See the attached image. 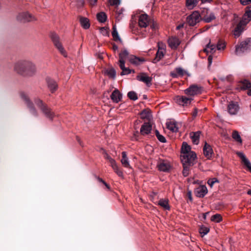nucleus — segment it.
<instances>
[{
    "label": "nucleus",
    "instance_id": "nucleus-38",
    "mask_svg": "<svg viewBox=\"0 0 251 251\" xmlns=\"http://www.w3.org/2000/svg\"><path fill=\"white\" fill-rule=\"evenodd\" d=\"M98 21L100 23H104L107 19V16L104 12H101L97 14Z\"/></svg>",
    "mask_w": 251,
    "mask_h": 251
},
{
    "label": "nucleus",
    "instance_id": "nucleus-6",
    "mask_svg": "<svg viewBox=\"0 0 251 251\" xmlns=\"http://www.w3.org/2000/svg\"><path fill=\"white\" fill-rule=\"evenodd\" d=\"M202 87L200 85L193 84L190 86L187 89L184 90V93L190 98H193L201 93Z\"/></svg>",
    "mask_w": 251,
    "mask_h": 251
},
{
    "label": "nucleus",
    "instance_id": "nucleus-40",
    "mask_svg": "<svg viewBox=\"0 0 251 251\" xmlns=\"http://www.w3.org/2000/svg\"><path fill=\"white\" fill-rule=\"evenodd\" d=\"M112 35L113 39L115 41H119L120 42H122V40L119 36V34H118V31L116 29V27L115 25L113 26V31L112 32Z\"/></svg>",
    "mask_w": 251,
    "mask_h": 251
},
{
    "label": "nucleus",
    "instance_id": "nucleus-37",
    "mask_svg": "<svg viewBox=\"0 0 251 251\" xmlns=\"http://www.w3.org/2000/svg\"><path fill=\"white\" fill-rule=\"evenodd\" d=\"M167 127L168 129L173 132H177L178 131V127L176 126V123L173 122H170L167 123Z\"/></svg>",
    "mask_w": 251,
    "mask_h": 251
},
{
    "label": "nucleus",
    "instance_id": "nucleus-8",
    "mask_svg": "<svg viewBox=\"0 0 251 251\" xmlns=\"http://www.w3.org/2000/svg\"><path fill=\"white\" fill-rule=\"evenodd\" d=\"M21 98L25 101L27 106L30 110V112L34 116L38 115L37 112L33 106V103L30 101L26 93L24 92H21L20 93Z\"/></svg>",
    "mask_w": 251,
    "mask_h": 251
},
{
    "label": "nucleus",
    "instance_id": "nucleus-57",
    "mask_svg": "<svg viewBox=\"0 0 251 251\" xmlns=\"http://www.w3.org/2000/svg\"><path fill=\"white\" fill-rule=\"evenodd\" d=\"M197 114H198V110L197 108H195L194 109V112H193V116L194 117H196L197 115Z\"/></svg>",
    "mask_w": 251,
    "mask_h": 251
},
{
    "label": "nucleus",
    "instance_id": "nucleus-2",
    "mask_svg": "<svg viewBox=\"0 0 251 251\" xmlns=\"http://www.w3.org/2000/svg\"><path fill=\"white\" fill-rule=\"evenodd\" d=\"M35 103L47 118L50 120L53 119L54 116V113L46 104L43 103L42 100L40 99H37L35 100Z\"/></svg>",
    "mask_w": 251,
    "mask_h": 251
},
{
    "label": "nucleus",
    "instance_id": "nucleus-33",
    "mask_svg": "<svg viewBox=\"0 0 251 251\" xmlns=\"http://www.w3.org/2000/svg\"><path fill=\"white\" fill-rule=\"evenodd\" d=\"M141 118L142 119H146L150 121L151 117V112L149 109H144L140 113Z\"/></svg>",
    "mask_w": 251,
    "mask_h": 251
},
{
    "label": "nucleus",
    "instance_id": "nucleus-25",
    "mask_svg": "<svg viewBox=\"0 0 251 251\" xmlns=\"http://www.w3.org/2000/svg\"><path fill=\"white\" fill-rule=\"evenodd\" d=\"M204 155L208 159H210L212 157L213 153V150L211 147L205 143V145L203 149Z\"/></svg>",
    "mask_w": 251,
    "mask_h": 251
},
{
    "label": "nucleus",
    "instance_id": "nucleus-59",
    "mask_svg": "<svg viewBox=\"0 0 251 251\" xmlns=\"http://www.w3.org/2000/svg\"><path fill=\"white\" fill-rule=\"evenodd\" d=\"M151 27L152 28V29H155L156 27V25L154 24V23H153L151 25Z\"/></svg>",
    "mask_w": 251,
    "mask_h": 251
},
{
    "label": "nucleus",
    "instance_id": "nucleus-45",
    "mask_svg": "<svg viewBox=\"0 0 251 251\" xmlns=\"http://www.w3.org/2000/svg\"><path fill=\"white\" fill-rule=\"evenodd\" d=\"M103 154L104 158L109 161V163L111 164V166H112V165L116 163L115 160L112 158H111L105 151H104Z\"/></svg>",
    "mask_w": 251,
    "mask_h": 251
},
{
    "label": "nucleus",
    "instance_id": "nucleus-20",
    "mask_svg": "<svg viewBox=\"0 0 251 251\" xmlns=\"http://www.w3.org/2000/svg\"><path fill=\"white\" fill-rule=\"evenodd\" d=\"M137 79L146 83L148 86L151 84L152 78L148 76L145 73H141L137 76Z\"/></svg>",
    "mask_w": 251,
    "mask_h": 251
},
{
    "label": "nucleus",
    "instance_id": "nucleus-21",
    "mask_svg": "<svg viewBox=\"0 0 251 251\" xmlns=\"http://www.w3.org/2000/svg\"><path fill=\"white\" fill-rule=\"evenodd\" d=\"M169 47L172 49H176L179 45L180 41L176 37H172L168 39V41Z\"/></svg>",
    "mask_w": 251,
    "mask_h": 251
},
{
    "label": "nucleus",
    "instance_id": "nucleus-62",
    "mask_svg": "<svg viewBox=\"0 0 251 251\" xmlns=\"http://www.w3.org/2000/svg\"><path fill=\"white\" fill-rule=\"evenodd\" d=\"M98 179L100 182H102L103 184L105 182V181L100 177H98Z\"/></svg>",
    "mask_w": 251,
    "mask_h": 251
},
{
    "label": "nucleus",
    "instance_id": "nucleus-3",
    "mask_svg": "<svg viewBox=\"0 0 251 251\" xmlns=\"http://www.w3.org/2000/svg\"><path fill=\"white\" fill-rule=\"evenodd\" d=\"M50 37L54 46L58 50L60 53L64 57H67V52L62 46L59 36L55 33H51Z\"/></svg>",
    "mask_w": 251,
    "mask_h": 251
},
{
    "label": "nucleus",
    "instance_id": "nucleus-51",
    "mask_svg": "<svg viewBox=\"0 0 251 251\" xmlns=\"http://www.w3.org/2000/svg\"><path fill=\"white\" fill-rule=\"evenodd\" d=\"M109 28L107 27H102L100 28V33L103 35L105 36H108L109 35Z\"/></svg>",
    "mask_w": 251,
    "mask_h": 251
},
{
    "label": "nucleus",
    "instance_id": "nucleus-24",
    "mask_svg": "<svg viewBox=\"0 0 251 251\" xmlns=\"http://www.w3.org/2000/svg\"><path fill=\"white\" fill-rule=\"evenodd\" d=\"M162 44V47H160V44H158L159 49L156 53V57L154 59V62H157L159 61L163 56L165 51L164 45Z\"/></svg>",
    "mask_w": 251,
    "mask_h": 251
},
{
    "label": "nucleus",
    "instance_id": "nucleus-18",
    "mask_svg": "<svg viewBox=\"0 0 251 251\" xmlns=\"http://www.w3.org/2000/svg\"><path fill=\"white\" fill-rule=\"evenodd\" d=\"M236 154L242 160V162L248 168V170L251 172V163L245 154L242 152H237Z\"/></svg>",
    "mask_w": 251,
    "mask_h": 251
},
{
    "label": "nucleus",
    "instance_id": "nucleus-54",
    "mask_svg": "<svg viewBox=\"0 0 251 251\" xmlns=\"http://www.w3.org/2000/svg\"><path fill=\"white\" fill-rule=\"evenodd\" d=\"M226 47L225 43L219 42L217 45V49L218 50H224Z\"/></svg>",
    "mask_w": 251,
    "mask_h": 251
},
{
    "label": "nucleus",
    "instance_id": "nucleus-61",
    "mask_svg": "<svg viewBox=\"0 0 251 251\" xmlns=\"http://www.w3.org/2000/svg\"><path fill=\"white\" fill-rule=\"evenodd\" d=\"M183 27V24L179 25L176 27L177 29H179L180 28Z\"/></svg>",
    "mask_w": 251,
    "mask_h": 251
},
{
    "label": "nucleus",
    "instance_id": "nucleus-10",
    "mask_svg": "<svg viewBox=\"0 0 251 251\" xmlns=\"http://www.w3.org/2000/svg\"><path fill=\"white\" fill-rule=\"evenodd\" d=\"M248 23H249V20H246V19H242L233 30V35L235 37L240 36Z\"/></svg>",
    "mask_w": 251,
    "mask_h": 251
},
{
    "label": "nucleus",
    "instance_id": "nucleus-15",
    "mask_svg": "<svg viewBox=\"0 0 251 251\" xmlns=\"http://www.w3.org/2000/svg\"><path fill=\"white\" fill-rule=\"evenodd\" d=\"M201 18L202 20L205 21L206 23H210L213 20L215 19V16L213 13L208 12L207 9H204L201 11Z\"/></svg>",
    "mask_w": 251,
    "mask_h": 251
},
{
    "label": "nucleus",
    "instance_id": "nucleus-44",
    "mask_svg": "<svg viewBox=\"0 0 251 251\" xmlns=\"http://www.w3.org/2000/svg\"><path fill=\"white\" fill-rule=\"evenodd\" d=\"M211 220L214 222L219 223L222 220V217L220 214H216L211 216Z\"/></svg>",
    "mask_w": 251,
    "mask_h": 251
},
{
    "label": "nucleus",
    "instance_id": "nucleus-55",
    "mask_svg": "<svg viewBox=\"0 0 251 251\" xmlns=\"http://www.w3.org/2000/svg\"><path fill=\"white\" fill-rule=\"evenodd\" d=\"M243 5H247L251 3V0H240Z\"/></svg>",
    "mask_w": 251,
    "mask_h": 251
},
{
    "label": "nucleus",
    "instance_id": "nucleus-50",
    "mask_svg": "<svg viewBox=\"0 0 251 251\" xmlns=\"http://www.w3.org/2000/svg\"><path fill=\"white\" fill-rule=\"evenodd\" d=\"M183 170L182 171L183 175L184 176H187L189 175V167L190 166L183 164Z\"/></svg>",
    "mask_w": 251,
    "mask_h": 251
},
{
    "label": "nucleus",
    "instance_id": "nucleus-22",
    "mask_svg": "<svg viewBox=\"0 0 251 251\" xmlns=\"http://www.w3.org/2000/svg\"><path fill=\"white\" fill-rule=\"evenodd\" d=\"M187 73L182 68H176L175 70L171 73V75L173 77H177L178 76H182Z\"/></svg>",
    "mask_w": 251,
    "mask_h": 251
},
{
    "label": "nucleus",
    "instance_id": "nucleus-58",
    "mask_svg": "<svg viewBox=\"0 0 251 251\" xmlns=\"http://www.w3.org/2000/svg\"><path fill=\"white\" fill-rule=\"evenodd\" d=\"M118 49V47L117 45H116L115 44H113V50L115 51L116 50H117Z\"/></svg>",
    "mask_w": 251,
    "mask_h": 251
},
{
    "label": "nucleus",
    "instance_id": "nucleus-60",
    "mask_svg": "<svg viewBox=\"0 0 251 251\" xmlns=\"http://www.w3.org/2000/svg\"><path fill=\"white\" fill-rule=\"evenodd\" d=\"M103 184L106 186V187L108 189V190H110V186L107 184L105 182L103 183Z\"/></svg>",
    "mask_w": 251,
    "mask_h": 251
},
{
    "label": "nucleus",
    "instance_id": "nucleus-64",
    "mask_svg": "<svg viewBox=\"0 0 251 251\" xmlns=\"http://www.w3.org/2000/svg\"><path fill=\"white\" fill-rule=\"evenodd\" d=\"M248 94L249 95V96H251V88L249 90L248 92Z\"/></svg>",
    "mask_w": 251,
    "mask_h": 251
},
{
    "label": "nucleus",
    "instance_id": "nucleus-32",
    "mask_svg": "<svg viewBox=\"0 0 251 251\" xmlns=\"http://www.w3.org/2000/svg\"><path fill=\"white\" fill-rule=\"evenodd\" d=\"M79 21L81 26L83 28L87 29L89 28L90 25L88 19L85 17H80Z\"/></svg>",
    "mask_w": 251,
    "mask_h": 251
},
{
    "label": "nucleus",
    "instance_id": "nucleus-35",
    "mask_svg": "<svg viewBox=\"0 0 251 251\" xmlns=\"http://www.w3.org/2000/svg\"><path fill=\"white\" fill-rule=\"evenodd\" d=\"M197 0H186V6L187 8L191 10L193 9L198 4Z\"/></svg>",
    "mask_w": 251,
    "mask_h": 251
},
{
    "label": "nucleus",
    "instance_id": "nucleus-30",
    "mask_svg": "<svg viewBox=\"0 0 251 251\" xmlns=\"http://www.w3.org/2000/svg\"><path fill=\"white\" fill-rule=\"evenodd\" d=\"M200 134V131L191 132L190 133V136L193 144L195 145H198L199 144Z\"/></svg>",
    "mask_w": 251,
    "mask_h": 251
},
{
    "label": "nucleus",
    "instance_id": "nucleus-49",
    "mask_svg": "<svg viewBox=\"0 0 251 251\" xmlns=\"http://www.w3.org/2000/svg\"><path fill=\"white\" fill-rule=\"evenodd\" d=\"M128 97L131 100H135L138 99L137 94L134 91H130L127 94Z\"/></svg>",
    "mask_w": 251,
    "mask_h": 251
},
{
    "label": "nucleus",
    "instance_id": "nucleus-47",
    "mask_svg": "<svg viewBox=\"0 0 251 251\" xmlns=\"http://www.w3.org/2000/svg\"><path fill=\"white\" fill-rule=\"evenodd\" d=\"M105 73L109 77L112 78H115L116 76V72L114 69H110L106 70Z\"/></svg>",
    "mask_w": 251,
    "mask_h": 251
},
{
    "label": "nucleus",
    "instance_id": "nucleus-29",
    "mask_svg": "<svg viewBox=\"0 0 251 251\" xmlns=\"http://www.w3.org/2000/svg\"><path fill=\"white\" fill-rule=\"evenodd\" d=\"M47 82L49 88L52 92H53L57 89V84L54 80L49 78L47 79Z\"/></svg>",
    "mask_w": 251,
    "mask_h": 251
},
{
    "label": "nucleus",
    "instance_id": "nucleus-12",
    "mask_svg": "<svg viewBox=\"0 0 251 251\" xmlns=\"http://www.w3.org/2000/svg\"><path fill=\"white\" fill-rule=\"evenodd\" d=\"M18 21L21 22H27L35 20V18L27 12H23L19 13L17 17Z\"/></svg>",
    "mask_w": 251,
    "mask_h": 251
},
{
    "label": "nucleus",
    "instance_id": "nucleus-9",
    "mask_svg": "<svg viewBox=\"0 0 251 251\" xmlns=\"http://www.w3.org/2000/svg\"><path fill=\"white\" fill-rule=\"evenodd\" d=\"M23 76H31L36 72L35 65L31 61L26 60Z\"/></svg>",
    "mask_w": 251,
    "mask_h": 251
},
{
    "label": "nucleus",
    "instance_id": "nucleus-5",
    "mask_svg": "<svg viewBox=\"0 0 251 251\" xmlns=\"http://www.w3.org/2000/svg\"><path fill=\"white\" fill-rule=\"evenodd\" d=\"M201 20H202L201 13L200 14L199 11H195L187 17L186 22L190 26H194Z\"/></svg>",
    "mask_w": 251,
    "mask_h": 251
},
{
    "label": "nucleus",
    "instance_id": "nucleus-19",
    "mask_svg": "<svg viewBox=\"0 0 251 251\" xmlns=\"http://www.w3.org/2000/svg\"><path fill=\"white\" fill-rule=\"evenodd\" d=\"M239 109V107L237 103L233 101L230 102L227 107L228 112L231 115L236 114Z\"/></svg>",
    "mask_w": 251,
    "mask_h": 251
},
{
    "label": "nucleus",
    "instance_id": "nucleus-43",
    "mask_svg": "<svg viewBox=\"0 0 251 251\" xmlns=\"http://www.w3.org/2000/svg\"><path fill=\"white\" fill-rule=\"evenodd\" d=\"M111 167L113 168L115 172L117 174V175L120 177H123V172L119 169V167H118L116 163L114 164L113 165L111 166Z\"/></svg>",
    "mask_w": 251,
    "mask_h": 251
},
{
    "label": "nucleus",
    "instance_id": "nucleus-27",
    "mask_svg": "<svg viewBox=\"0 0 251 251\" xmlns=\"http://www.w3.org/2000/svg\"><path fill=\"white\" fill-rule=\"evenodd\" d=\"M110 97L114 102L117 103L121 100L122 96L118 89H115L111 94Z\"/></svg>",
    "mask_w": 251,
    "mask_h": 251
},
{
    "label": "nucleus",
    "instance_id": "nucleus-41",
    "mask_svg": "<svg viewBox=\"0 0 251 251\" xmlns=\"http://www.w3.org/2000/svg\"><path fill=\"white\" fill-rule=\"evenodd\" d=\"M216 46L215 45H211L210 43H209L207 45L206 48L204 49V51L210 52V53H214L216 50Z\"/></svg>",
    "mask_w": 251,
    "mask_h": 251
},
{
    "label": "nucleus",
    "instance_id": "nucleus-46",
    "mask_svg": "<svg viewBox=\"0 0 251 251\" xmlns=\"http://www.w3.org/2000/svg\"><path fill=\"white\" fill-rule=\"evenodd\" d=\"M209 231V228L207 227L202 226L201 227H200L199 229V232L200 234L202 235V236H203L204 235L207 234Z\"/></svg>",
    "mask_w": 251,
    "mask_h": 251
},
{
    "label": "nucleus",
    "instance_id": "nucleus-23",
    "mask_svg": "<svg viewBox=\"0 0 251 251\" xmlns=\"http://www.w3.org/2000/svg\"><path fill=\"white\" fill-rule=\"evenodd\" d=\"M196 196L199 198L203 197L207 193V189L206 186H201L196 189L195 191Z\"/></svg>",
    "mask_w": 251,
    "mask_h": 251
},
{
    "label": "nucleus",
    "instance_id": "nucleus-53",
    "mask_svg": "<svg viewBox=\"0 0 251 251\" xmlns=\"http://www.w3.org/2000/svg\"><path fill=\"white\" fill-rule=\"evenodd\" d=\"M108 1L111 5L118 6L120 4V0H109Z\"/></svg>",
    "mask_w": 251,
    "mask_h": 251
},
{
    "label": "nucleus",
    "instance_id": "nucleus-39",
    "mask_svg": "<svg viewBox=\"0 0 251 251\" xmlns=\"http://www.w3.org/2000/svg\"><path fill=\"white\" fill-rule=\"evenodd\" d=\"M232 138L236 142L241 144L242 140L239 132L236 130H234L232 133Z\"/></svg>",
    "mask_w": 251,
    "mask_h": 251
},
{
    "label": "nucleus",
    "instance_id": "nucleus-16",
    "mask_svg": "<svg viewBox=\"0 0 251 251\" xmlns=\"http://www.w3.org/2000/svg\"><path fill=\"white\" fill-rule=\"evenodd\" d=\"M126 59H128L131 64L136 66L139 65L145 61V59L143 58L138 57L133 55H129L128 52Z\"/></svg>",
    "mask_w": 251,
    "mask_h": 251
},
{
    "label": "nucleus",
    "instance_id": "nucleus-4",
    "mask_svg": "<svg viewBox=\"0 0 251 251\" xmlns=\"http://www.w3.org/2000/svg\"><path fill=\"white\" fill-rule=\"evenodd\" d=\"M251 49V38H248L235 46V53L239 55Z\"/></svg>",
    "mask_w": 251,
    "mask_h": 251
},
{
    "label": "nucleus",
    "instance_id": "nucleus-63",
    "mask_svg": "<svg viewBox=\"0 0 251 251\" xmlns=\"http://www.w3.org/2000/svg\"><path fill=\"white\" fill-rule=\"evenodd\" d=\"M208 60L209 64H210L212 63V57L210 56H209L208 57Z\"/></svg>",
    "mask_w": 251,
    "mask_h": 251
},
{
    "label": "nucleus",
    "instance_id": "nucleus-11",
    "mask_svg": "<svg viewBox=\"0 0 251 251\" xmlns=\"http://www.w3.org/2000/svg\"><path fill=\"white\" fill-rule=\"evenodd\" d=\"M26 60H19L14 63L13 66L14 71L17 74L22 75H24V70H25V65Z\"/></svg>",
    "mask_w": 251,
    "mask_h": 251
},
{
    "label": "nucleus",
    "instance_id": "nucleus-36",
    "mask_svg": "<svg viewBox=\"0 0 251 251\" xmlns=\"http://www.w3.org/2000/svg\"><path fill=\"white\" fill-rule=\"evenodd\" d=\"M240 87L241 89H250L251 88V83L245 79L242 81H241L240 84Z\"/></svg>",
    "mask_w": 251,
    "mask_h": 251
},
{
    "label": "nucleus",
    "instance_id": "nucleus-14",
    "mask_svg": "<svg viewBox=\"0 0 251 251\" xmlns=\"http://www.w3.org/2000/svg\"><path fill=\"white\" fill-rule=\"evenodd\" d=\"M151 20L146 14H141L138 19V25L141 27H146L149 25Z\"/></svg>",
    "mask_w": 251,
    "mask_h": 251
},
{
    "label": "nucleus",
    "instance_id": "nucleus-52",
    "mask_svg": "<svg viewBox=\"0 0 251 251\" xmlns=\"http://www.w3.org/2000/svg\"><path fill=\"white\" fill-rule=\"evenodd\" d=\"M216 182H218V180L216 177H213V178H210L207 181L208 184L211 187H212L213 186V185L214 184V183Z\"/></svg>",
    "mask_w": 251,
    "mask_h": 251
},
{
    "label": "nucleus",
    "instance_id": "nucleus-34",
    "mask_svg": "<svg viewBox=\"0 0 251 251\" xmlns=\"http://www.w3.org/2000/svg\"><path fill=\"white\" fill-rule=\"evenodd\" d=\"M191 147L188 145L186 142H183L181 147V153L182 154H188L191 152H193L191 151Z\"/></svg>",
    "mask_w": 251,
    "mask_h": 251
},
{
    "label": "nucleus",
    "instance_id": "nucleus-42",
    "mask_svg": "<svg viewBox=\"0 0 251 251\" xmlns=\"http://www.w3.org/2000/svg\"><path fill=\"white\" fill-rule=\"evenodd\" d=\"M242 19H246V20H249V22L251 20V6L247 8Z\"/></svg>",
    "mask_w": 251,
    "mask_h": 251
},
{
    "label": "nucleus",
    "instance_id": "nucleus-48",
    "mask_svg": "<svg viewBox=\"0 0 251 251\" xmlns=\"http://www.w3.org/2000/svg\"><path fill=\"white\" fill-rule=\"evenodd\" d=\"M155 135L158 140L161 142V143H165L166 142V140L164 136L160 134L159 131L157 130H155Z\"/></svg>",
    "mask_w": 251,
    "mask_h": 251
},
{
    "label": "nucleus",
    "instance_id": "nucleus-56",
    "mask_svg": "<svg viewBox=\"0 0 251 251\" xmlns=\"http://www.w3.org/2000/svg\"><path fill=\"white\" fill-rule=\"evenodd\" d=\"M98 0H88L89 3L91 5H94L97 2Z\"/></svg>",
    "mask_w": 251,
    "mask_h": 251
},
{
    "label": "nucleus",
    "instance_id": "nucleus-26",
    "mask_svg": "<svg viewBox=\"0 0 251 251\" xmlns=\"http://www.w3.org/2000/svg\"><path fill=\"white\" fill-rule=\"evenodd\" d=\"M157 167L159 170L163 172H167L170 170L171 168L170 163L165 161H160L159 163H158Z\"/></svg>",
    "mask_w": 251,
    "mask_h": 251
},
{
    "label": "nucleus",
    "instance_id": "nucleus-7",
    "mask_svg": "<svg viewBox=\"0 0 251 251\" xmlns=\"http://www.w3.org/2000/svg\"><path fill=\"white\" fill-rule=\"evenodd\" d=\"M196 157V154L195 152H191L188 154H182L181 160L183 164L193 166L195 164Z\"/></svg>",
    "mask_w": 251,
    "mask_h": 251
},
{
    "label": "nucleus",
    "instance_id": "nucleus-28",
    "mask_svg": "<svg viewBox=\"0 0 251 251\" xmlns=\"http://www.w3.org/2000/svg\"><path fill=\"white\" fill-rule=\"evenodd\" d=\"M158 205L165 210H170V207L169 204V200L167 199H161L158 202Z\"/></svg>",
    "mask_w": 251,
    "mask_h": 251
},
{
    "label": "nucleus",
    "instance_id": "nucleus-1",
    "mask_svg": "<svg viewBox=\"0 0 251 251\" xmlns=\"http://www.w3.org/2000/svg\"><path fill=\"white\" fill-rule=\"evenodd\" d=\"M119 60L118 61V65L120 69L122 70L121 73V75H127L130 74L131 72L134 73V71L130 70L128 68L125 67V62L126 58L128 56V51L126 50H124L121 51L119 53Z\"/></svg>",
    "mask_w": 251,
    "mask_h": 251
},
{
    "label": "nucleus",
    "instance_id": "nucleus-13",
    "mask_svg": "<svg viewBox=\"0 0 251 251\" xmlns=\"http://www.w3.org/2000/svg\"><path fill=\"white\" fill-rule=\"evenodd\" d=\"M176 100L178 104L184 106L190 104L191 101L193 100V98H190L188 96H178L176 97Z\"/></svg>",
    "mask_w": 251,
    "mask_h": 251
},
{
    "label": "nucleus",
    "instance_id": "nucleus-31",
    "mask_svg": "<svg viewBox=\"0 0 251 251\" xmlns=\"http://www.w3.org/2000/svg\"><path fill=\"white\" fill-rule=\"evenodd\" d=\"M122 155V158L121 160L122 164L126 168H130L126 152L125 151H123Z\"/></svg>",
    "mask_w": 251,
    "mask_h": 251
},
{
    "label": "nucleus",
    "instance_id": "nucleus-17",
    "mask_svg": "<svg viewBox=\"0 0 251 251\" xmlns=\"http://www.w3.org/2000/svg\"><path fill=\"white\" fill-rule=\"evenodd\" d=\"M152 129V126L149 122L145 123L141 126L140 133L142 135L149 134Z\"/></svg>",
    "mask_w": 251,
    "mask_h": 251
}]
</instances>
